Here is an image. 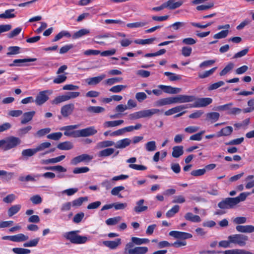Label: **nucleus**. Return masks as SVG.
I'll return each instance as SVG.
<instances>
[{"mask_svg": "<svg viewBox=\"0 0 254 254\" xmlns=\"http://www.w3.org/2000/svg\"><path fill=\"white\" fill-rule=\"evenodd\" d=\"M249 195L250 192H244L236 197H227L219 202L218 206L221 209L233 208L240 202L245 201Z\"/></svg>", "mask_w": 254, "mask_h": 254, "instance_id": "f257e3e1", "label": "nucleus"}, {"mask_svg": "<svg viewBox=\"0 0 254 254\" xmlns=\"http://www.w3.org/2000/svg\"><path fill=\"white\" fill-rule=\"evenodd\" d=\"M22 142L21 139L14 136H9L0 140V148L7 151L16 148Z\"/></svg>", "mask_w": 254, "mask_h": 254, "instance_id": "f03ea898", "label": "nucleus"}, {"mask_svg": "<svg viewBox=\"0 0 254 254\" xmlns=\"http://www.w3.org/2000/svg\"><path fill=\"white\" fill-rule=\"evenodd\" d=\"M79 231H72L65 232L63 234V237L74 244H84L90 241L91 237L90 236H81L77 234Z\"/></svg>", "mask_w": 254, "mask_h": 254, "instance_id": "7ed1b4c3", "label": "nucleus"}, {"mask_svg": "<svg viewBox=\"0 0 254 254\" xmlns=\"http://www.w3.org/2000/svg\"><path fill=\"white\" fill-rule=\"evenodd\" d=\"M97 132V130L94 126L88 127L80 130L73 131V137H87L95 134Z\"/></svg>", "mask_w": 254, "mask_h": 254, "instance_id": "20e7f679", "label": "nucleus"}, {"mask_svg": "<svg viewBox=\"0 0 254 254\" xmlns=\"http://www.w3.org/2000/svg\"><path fill=\"white\" fill-rule=\"evenodd\" d=\"M228 239L230 240L232 244L243 247L246 245V242L248 241L249 238L246 235L237 234L228 236Z\"/></svg>", "mask_w": 254, "mask_h": 254, "instance_id": "39448f33", "label": "nucleus"}, {"mask_svg": "<svg viewBox=\"0 0 254 254\" xmlns=\"http://www.w3.org/2000/svg\"><path fill=\"white\" fill-rule=\"evenodd\" d=\"M52 93L50 90H44L40 92L35 100V102L37 105L41 106L47 101L49 98V95Z\"/></svg>", "mask_w": 254, "mask_h": 254, "instance_id": "423d86ee", "label": "nucleus"}, {"mask_svg": "<svg viewBox=\"0 0 254 254\" xmlns=\"http://www.w3.org/2000/svg\"><path fill=\"white\" fill-rule=\"evenodd\" d=\"M173 104L184 103L193 102L195 100L194 96L179 95L176 97H172Z\"/></svg>", "mask_w": 254, "mask_h": 254, "instance_id": "0eeeda50", "label": "nucleus"}, {"mask_svg": "<svg viewBox=\"0 0 254 254\" xmlns=\"http://www.w3.org/2000/svg\"><path fill=\"white\" fill-rule=\"evenodd\" d=\"M194 104L190 106L193 108H201L206 107L212 102V99L209 97L207 98H199L195 100Z\"/></svg>", "mask_w": 254, "mask_h": 254, "instance_id": "6e6552de", "label": "nucleus"}, {"mask_svg": "<svg viewBox=\"0 0 254 254\" xmlns=\"http://www.w3.org/2000/svg\"><path fill=\"white\" fill-rule=\"evenodd\" d=\"M93 159V156L87 154H82L74 157L71 160L70 164L73 165H76L82 162H89Z\"/></svg>", "mask_w": 254, "mask_h": 254, "instance_id": "1a4fd4ad", "label": "nucleus"}, {"mask_svg": "<svg viewBox=\"0 0 254 254\" xmlns=\"http://www.w3.org/2000/svg\"><path fill=\"white\" fill-rule=\"evenodd\" d=\"M74 109V104L72 103H68L61 108V113L64 117L66 118L72 114Z\"/></svg>", "mask_w": 254, "mask_h": 254, "instance_id": "9d476101", "label": "nucleus"}, {"mask_svg": "<svg viewBox=\"0 0 254 254\" xmlns=\"http://www.w3.org/2000/svg\"><path fill=\"white\" fill-rule=\"evenodd\" d=\"M169 235L175 239L182 240L190 239L192 237V235L190 233L178 231H170Z\"/></svg>", "mask_w": 254, "mask_h": 254, "instance_id": "9b49d317", "label": "nucleus"}, {"mask_svg": "<svg viewBox=\"0 0 254 254\" xmlns=\"http://www.w3.org/2000/svg\"><path fill=\"white\" fill-rule=\"evenodd\" d=\"M185 1V0H168L165 2L166 8L175 9L180 7Z\"/></svg>", "mask_w": 254, "mask_h": 254, "instance_id": "f8f14e48", "label": "nucleus"}, {"mask_svg": "<svg viewBox=\"0 0 254 254\" xmlns=\"http://www.w3.org/2000/svg\"><path fill=\"white\" fill-rule=\"evenodd\" d=\"M159 89H161L163 92L169 94H177L181 91V88L173 87L171 86L159 85L158 86Z\"/></svg>", "mask_w": 254, "mask_h": 254, "instance_id": "ddd939ff", "label": "nucleus"}, {"mask_svg": "<svg viewBox=\"0 0 254 254\" xmlns=\"http://www.w3.org/2000/svg\"><path fill=\"white\" fill-rule=\"evenodd\" d=\"M144 200L143 199H139L135 203V206L133 208V210L137 214H139L142 212L145 211L147 210L148 207L146 205H143Z\"/></svg>", "mask_w": 254, "mask_h": 254, "instance_id": "4468645a", "label": "nucleus"}, {"mask_svg": "<svg viewBox=\"0 0 254 254\" xmlns=\"http://www.w3.org/2000/svg\"><path fill=\"white\" fill-rule=\"evenodd\" d=\"M132 140L129 138H125L118 140L115 143V148L118 149H124L128 146Z\"/></svg>", "mask_w": 254, "mask_h": 254, "instance_id": "2eb2a0df", "label": "nucleus"}, {"mask_svg": "<svg viewBox=\"0 0 254 254\" xmlns=\"http://www.w3.org/2000/svg\"><path fill=\"white\" fill-rule=\"evenodd\" d=\"M105 77V74H102L98 76L87 78L86 82L89 85H95L99 83Z\"/></svg>", "mask_w": 254, "mask_h": 254, "instance_id": "dca6fc26", "label": "nucleus"}, {"mask_svg": "<svg viewBox=\"0 0 254 254\" xmlns=\"http://www.w3.org/2000/svg\"><path fill=\"white\" fill-rule=\"evenodd\" d=\"M236 229L238 232L251 233L254 232V226L251 225H237Z\"/></svg>", "mask_w": 254, "mask_h": 254, "instance_id": "f3484780", "label": "nucleus"}, {"mask_svg": "<svg viewBox=\"0 0 254 254\" xmlns=\"http://www.w3.org/2000/svg\"><path fill=\"white\" fill-rule=\"evenodd\" d=\"M36 154L35 148H27L22 150L21 158L23 160H27Z\"/></svg>", "mask_w": 254, "mask_h": 254, "instance_id": "a211bd4d", "label": "nucleus"}, {"mask_svg": "<svg viewBox=\"0 0 254 254\" xmlns=\"http://www.w3.org/2000/svg\"><path fill=\"white\" fill-rule=\"evenodd\" d=\"M103 245L110 249H116L121 244V239H117L115 241H105L103 242Z\"/></svg>", "mask_w": 254, "mask_h": 254, "instance_id": "6ab92c4d", "label": "nucleus"}, {"mask_svg": "<svg viewBox=\"0 0 254 254\" xmlns=\"http://www.w3.org/2000/svg\"><path fill=\"white\" fill-rule=\"evenodd\" d=\"M173 104L172 97H167L165 98H161L155 102V106L157 107H161L167 105H170Z\"/></svg>", "mask_w": 254, "mask_h": 254, "instance_id": "aec40b11", "label": "nucleus"}, {"mask_svg": "<svg viewBox=\"0 0 254 254\" xmlns=\"http://www.w3.org/2000/svg\"><path fill=\"white\" fill-rule=\"evenodd\" d=\"M185 219L193 223L200 222L201 220L198 215H194L191 212H187L184 216Z\"/></svg>", "mask_w": 254, "mask_h": 254, "instance_id": "412c9836", "label": "nucleus"}, {"mask_svg": "<svg viewBox=\"0 0 254 254\" xmlns=\"http://www.w3.org/2000/svg\"><path fill=\"white\" fill-rule=\"evenodd\" d=\"M35 114V111H30L24 113L23 114L22 118L21 120V124H26L30 121H31Z\"/></svg>", "mask_w": 254, "mask_h": 254, "instance_id": "4be33fe9", "label": "nucleus"}, {"mask_svg": "<svg viewBox=\"0 0 254 254\" xmlns=\"http://www.w3.org/2000/svg\"><path fill=\"white\" fill-rule=\"evenodd\" d=\"M124 123V121L123 120L106 121L103 124V127L104 128L113 127L121 126Z\"/></svg>", "mask_w": 254, "mask_h": 254, "instance_id": "5701e85b", "label": "nucleus"}, {"mask_svg": "<svg viewBox=\"0 0 254 254\" xmlns=\"http://www.w3.org/2000/svg\"><path fill=\"white\" fill-rule=\"evenodd\" d=\"M37 60L36 58H28L24 59H15L13 61V63L9 64L10 66H21V64L26 62H35Z\"/></svg>", "mask_w": 254, "mask_h": 254, "instance_id": "b1692460", "label": "nucleus"}, {"mask_svg": "<svg viewBox=\"0 0 254 254\" xmlns=\"http://www.w3.org/2000/svg\"><path fill=\"white\" fill-rule=\"evenodd\" d=\"M79 127L78 125H70L63 127L61 128L62 130H65L64 132V134L66 136H73V132H70V130L76 129L78 128Z\"/></svg>", "mask_w": 254, "mask_h": 254, "instance_id": "393cba45", "label": "nucleus"}, {"mask_svg": "<svg viewBox=\"0 0 254 254\" xmlns=\"http://www.w3.org/2000/svg\"><path fill=\"white\" fill-rule=\"evenodd\" d=\"M148 252L146 247H136L129 251V254H145Z\"/></svg>", "mask_w": 254, "mask_h": 254, "instance_id": "a878e982", "label": "nucleus"}, {"mask_svg": "<svg viewBox=\"0 0 254 254\" xmlns=\"http://www.w3.org/2000/svg\"><path fill=\"white\" fill-rule=\"evenodd\" d=\"M73 147L72 143L70 141L61 142L57 145V148L62 150H68Z\"/></svg>", "mask_w": 254, "mask_h": 254, "instance_id": "bb28decb", "label": "nucleus"}, {"mask_svg": "<svg viewBox=\"0 0 254 254\" xmlns=\"http://www.w3.org/2000/svg\"><path fill=\"white\" fill-rule=\"evenodd\" d=\"M115 152V149L113 148H107L100 151L98 153V156L100 157H107Z\"/></svg>", "mask_w": 254, "mask_h": 254, "instance_id": "cd10ccee", "label": "nucleus"}, {"mask_svg": "<svg viewBox=\"0 0 254 254\" xmlns=\"http://www.w3.org/2000/svg\"><path fill=\"white\" fill-rule=\"evenodd\" d=\"M184 153L183 146H176L173 147L172 156L174 158H178Z\"/></svg>", "mask_w": 254, "mask_h": 254, "instance_id": "c85d7f7f", "label": "nucleus"}, {"mask_svg": "<svg viewBox=\"0 0 254 254\" xmlns=\"http://www.w3.org/2000/svg\"><path fill=\"white\" fill-rule=\"evenodd\" d=\"M87 200L88 197L85 196L79 197L77 199L72 200V201H70V202L72 204V207L76 208L80 206L82 204L83 202L86 201Z\"/></svg>", "mask_w": 254, "mask_h": 254, "instance_id": "c756f323", "label": "nucleus"}, {"mask_svg": "<svg viewBox=\"0 0 254 254\" xmlns=\"http://www.w3.org/2000/svg\"><path fill=\"white\" fill-rule=\"evenodd\" d=\"M21 205L20 204H15L9 207L7 211L8 215L9 217H12L18 213L20 210Z\"/></svg>", "mask_w": 254, "mask_h": 254, "instance_id": "7c9ffc66", "label": "nucleus"}, {"mask_svg": "<svg viewBox=\"0 0 254 254\" xmlns=\"http://www.w3.org/2000/svg\"><path fill=\"white\" fill-rule=\"evenodd\" d=\"M14 9H9L6 10L4 13L0 14V18L9 19L15 17V14L13 13Z\"/></svg>", "mask_w": 254, "mask_h": 254, "instance_id": "2f4dec72", "label": "nucleus"}, {"mask_svg": "<svg viewBox=\"0 0 254 254\" xmlns=\"http://www.w3.org/2000/svg\"><path fill=\"white\" fill-rule=\"evenodd\" d=\"M220 114L217 112H211L206 114V120L213 123L217 121L219 118Z\"/></svg>", "mask_w": 254, "mask_h": 254, "instance_id": "473e14b6", "label": "nucleus"}, {"mask_svg": "<svg viewBox=\"0 0 254 254\" xmlns=\"http://www.w3.org/2000/svg\"><path fill=\"white\" fill-rule=\"evenodd\" d=\"M105 111V108L100 106H89L87 108V111L90 113L99 114Z\"/></svg>", "mask_w": 254, "mask_h": 254, "instance_id": "72a5a7b5", "label": "nucleus"}, {"mask_svg": "<svg viewBox=\"0 0 254 254\" xmlns=\"http://www.w3.org/2000/svg\"><path fill=\"white\" fill-rule=\"evenodd\" d=\"M233 127L230 126H228L225 127H224L221 129L220 131L218 132L217 136H228L230 135L233 132Z\"/></svg>", "mask_w": 254, "mask_h": 254, "instance_id": "f704fd0d", "label": "nucleus"}, {"mask_svg": "<svg viewBox=\"0 0 254 254\" xmlns=\"http://www.w3.org/2000/svg\"><path fill=\"white\" fill-rule=\"evenodd\" d=\"M51 146V144L49 142H42L38 145L35 148L36 153L44 151L45 149L49 148Z\"/></svg>", "mask_w": 254, "mask_h": 254, "instance_id": "c9c22d12", "label": "nucleus"}, {"mask_svg": "<svg viewBox=\"0 0 254 254\" xmlns=\"http://www.w3.org/2000/svg\"><path fill=\"white\" fill-rule=\"evenodd\" d=\"M97 146L100 148H109L110 146H114L115 147V143L111 140H105L99 142L97 144Z\"/></svg>", "mask_w": 254, "mask_h": 254, "instance_id": "e433bc0d", "label": "nucleus"}, {"mask_svg": "<svg viewBox=\"0 0 254 254\" xmlns=\"http://www.w3.org/2000/svg\"><path fill=\"white\" fill-rule=\"evenodd\" d=\"M131 241L136 245H141L144 244H147L149 242V240L146 238H139L135 237H133L131 238Z\"/></svg>", "mask_w": 254, "mask_h": 254, "instance_id": "4c0bfd02", "label": "nucleus"}, {"mask_svg": "<svg viewBox=\"0 0 254 254\" xmlns=\"http://www.w3.org/2000/svg\"><path fill=\"white\" fill-rule=\"evenodd\" d=\"M28 236H26L22 233L13 236V242H24L28 240Z\"/></svg>", "mask_w": 254, "mask_h": 254, "instance_id": "58836bf2", "label": "nucleus"}, {"mask_svg": "<svg viewBox=\"0 0 254 254\" xmlns=\"http://www.w3.org/2000/svg\"><path fill=\"white\" fill-rule=\"evenodd\" d=\"M180 209V206L178 205H174L171 209L168 210L166 215L167 218H171L173 217L176 213L178 212Z\"/></svg>", "mask_w": 254, "mask_h": 254, "instance_id": "ea45409f", "label": "nucleus"}, {"mask_svg": "<svg viewBox=\"0 0 254 254\" xmlns=\"http://www.w3.org/2000/svg\"><path fill=\"white\" fill-rule=\"evenodd\" d=\"M125 190V187L122 186L114 187L111 191L112 195L114 196H118L120 198H122L123 196L120 194V192Z\"/></svg>", "mask_w": 254, "mask_h": 254, "instance_id": "a19ab883", "label": "nucleus"}, {"mask_svg": "<svg viewBox=\"0 0 254 254\" xmlns=\"http://www.w3.org/2000/svg\"><path fill=\"white\" fill-rule=\"evenodd\" d=\"M64 36L69 38L70 37L71 35L69 32L67 31H62L55 37L53 40V42H56L62 39Z\"/></svg>", "mask_w": 254, "mask_h": 254, "instance_id": "79ce46f5", "label": "nucleus"}, {"mask_svg": "<svg viewBox=\"0 0 254 254\" xmlns=\"http://www.w3.org/2000/svg\"><path fill=\"white\" fill-rule=\"evenodd\" d=\"M68 101V98L66 93L64 95L59 96L55 98L52 101L53 104H59L62 102Z\"/></svg>", "mask_w": 254, "mask_h": 254, "instance_id": "37998d69", "label": "nucleus"}, {"mask_svg": "<svg viewBox=\"0 0 254 254\" xmlns=\"http://www.w3.org/2000/svg\"><path fill=\"white\" fill-rule=\"evenodd\" d=\"M90 33V31L86 29H82L77 32H76L73 35V38L77 39L81 37L82 36L88 34Z\"/></svg>", "mask_w": 254, "mask_h": 254, "instance_id": "c03bdc74", "label": "nucleus"}, {"mask_svg": "<svg viewBox=\"0 0 254 254\" xmlns=\"http://www.w3.org/2000/svg\"><path fill=\"white\" fill-rule=\"evenodd\" d=\"M145 148L147 151L152 152L156 149V142L155 141H150L147 142L145 144Z\"/></svg>", "mask_w": 254, "mask_h": 254, "instance_id": "a18cd8bd", "label": "nucleus"}, {"mask_svg": "<svg viewBox=\"0 0 254 254\" xmlns=\"http://www.w3.org/2000/svg\"><path fill=\"white\" fill-rule=\"evenodd\" d=\"M155 40L156 38H152L146 39H136L134 40V43L140 45L151 44Z\"/></svg>", "mask_w": 254, "mask_h": 254, "instance_id": "49530a36", "label": "nucleus"}, {"mask_svg": "<svg viewBox=\"0 0 254 254\" xmlns=\"http://www.w3.org/2000/svg\"><path fill=\"white\" fill-rule=\"evenodd\" d=\"M161 111L156 108L144 110L145 118L151 117L155 114H158Z\"/></svg>", "mask_w": 254, "mask_h": 254, "instance_id": "de8ad7c7", "label": "nucleus"}, {"mask_svg": "<svg viewBox=\"0 0 254 254\" xmlns=\"http://www.w3.org/2000/svg\"><path fill=\"white\" fill-rule=\"evenodd\" d=\"M164 75L168 76L169 79L171 81L178 80L181 78L180 75L170 72H165Z\"/></svg>", "mask_w": 254, "mask_h": 254, "instance_id": "09e8293b", "label": "nucleus"}, {"mask_svg": "<svg viewBox=\"0 0 254 254\" xmlns=\"http://www.w3.org/2000/svg\"><path fill=\"white\" fill-rule=\"evenodd\" d=\"M234 66V64L232 63H229L225 68L220 72V76L225 75L226 74L229 73Z\"/></svg>", "mask_w": 254, "mask_h": 254, "instance_id": "8fccbe9b", "label": "nucleus"}, {"mask_svg": "<svg viewBox=\"0 0 254 254\" xmlns=\"http://www.w3.org/2000/svg\"><path fill=\"white\" fill-rule=\"evenodd\" d=\"M214 6V2H210L207 4H202L196 6V9L198 11L207 10Z\"/></svg>", "mask_w": 254, "mask_h": 254, "instance_id": "3c124183", "label": "nucleus"}, {"mask_svg": "<svg viewBox=\"0 0 254 254\" xmlns=\"http://www.w3.org/2000/svg\"><path fill=\"white\" fill-rule=\"evenodd\" d=\"M121 217L120 216L110 218L106 221V223L108 225H114L119 222L121 220Z\"/></svg>", "mask_w": 254, "mask_h": 254, "instance_id": "603ef678", "label": "nucleus"}, {"mask_svg": "<svg viewBox=\"0 0 254 254\" xmlns=\"http://www.w3.org/2000/svg\"><path fill=\"white\" fill-rule=\"evenodd\" d=\"M40 240L39 238H37L31 240L23 244L24 247H36L38 244Z\"/></svg>", "mask_w": 254, "mask_h": 254, "instance_id": "864d4df0", "label": "nucleus"}, {"mask_svg": "<svg viewBox=\"0 0 254 254\" xmlns=\"http://www.w3.org/2000/svg\"><path fill=\"white\" fill-rule=\"evenodd\" d=\"M12 250L16 254H28L31 252V251L29 249L21 248H14Z\"/></svg>", "mask_w": 254, "mask_h": 254, "instance_id": "5fc2aeb1", "label": "nucleus"}, {"mask_svg": "<svg viewBox=\"0 0 254 254\" xmlns=\"http://www.w3.org/2000/svg\"><path fill=\"white\" fill-rule=\"evenodd\" d=\"M217 67H213L209 70L205 71L202 73H199L198 76L200 78H205L212 75L217 69Z\"/></svg>", "mask_w": 254, "mask_h": 254, "instance_id": "6e6d98bb", "label": "nucleus"}, {"mask_svg": "<svg viewBox=\"0 0 254 254\" xmlns=\"http://www.w3.org/2000/svg\"><path fill=\"white\" fill-rule=\"evenodd\" d=\"M147 24L146 22H136L134 23H130L127 24V26L128 28H139L142 27Z\"/></svg>", "mask_w": 254, "mask_h": 254, "instance_id": "4d7b16f0", "label": "nucleus"}, {"mask_svg": "<svg viewBox=\"0 0 254 254\" xmlns=\"http://www.w3.org/2000/svg\"><path fill=\"white\" fill-rule=\"evenodd\" d=\"M63 134L61 132H54L51 134H48L47 136V138L54 140H59L62 136Z\"/></svg>", "mask_w": 254, "mask_h": 254, "instance_id": "13d9d810", "label": "nucleus"}, {"mask_svg": "<svg viewBox=\"0 0 254 254\" xmlns=\"http://www.w3.org/2000/svg\"><path fill=\"white\" fill-rule=\"evenodd\" d=\"M20 48L17 46H11L8 48V52L7 53V56L16 55L19 53Z\"/></svg>", "mask_w": 254, "mask_h": 254, "instance_id": "bf43d9fd", "label": "nucleus"}, {"mask_svg": "<svg viewBox=\"0 0 254 254\" xmlns=\"http://www.w3.org/2000/svg\"><path fill=\"white\" fill-rule=\"evenodd\" d=\"M228 33V30H222L219 33L215 34L213 36V38L216 39L224 38L227 36Z\"/></svg>", "mask_w": 254, "mask_h": 254, "instance_id": "052dcab7", "label": "nucleus"}, {"mask_svg": "<svg viewBox=\"0 0 254 254\" xmlns=\"http://www.w3.org/2000/svg\"><path fill=\"white\" fill-rule=\"evenodd\" d=\"M127 87L126 85H118L116 86H114L112 87H111L109 91L113 93H119L121 91H122L124 88H126Z\"/></svg>", "mask_w": 254, "mask_h": 254, "instance_id": "680f3d73", "label": "nucleus"}, {"mask_svg": "<svg viewBox=\"0 0 254 254\" xmlns=\"http://www.w3.org/2000/svg\"><path fill=\"white\" fill-rule=\"evenodd\" d=\"M66 74V73H65V74L59 75L57 76L54 79L53 82L55 84H60L64 82L67 78Z\"/></svg>", "mask_w": 254, "mask_h": 254, "instance_id": "e2e57ef3", "label": "nucleus"}, {"mask_svg": "<svg viewBox=\"0 0 254 254\" xmlns=\"http://www.w3.org/2000/svg\"><path fill=\"white\" fill-rule=\"evenodd\" d=\"M51 128L49 127L41 129L37 131L35 135L39 137H41L49 133L51 131Z\"/></svg>", "mask_w": 254, "mask_h": 254, "instance_id": "0e129e2a", "label": "nucleus"}, {"mask_svg": "<svg viewBox=\"0 0 254 254\" xmlns=\"http://www.w3.org/2000/svg\"><path fill=\"white\" fill-rule=\"evenodd\" d=\"M84 215V213L82 212L75 214L74 217L73 218V222L76 224L79 223L83 219Z\"/></svg>", "mask_w": 254, "mask_h": 254, "instance_id": "69168bd1", "label": "nucleus"}, {"mask_svg": "<svg viewBox=\"0 0 254 254\" xmlns=\"http://www.w3.org/2000/svg\"><path fill=\"white\" fill-rule=\"evenodd\" d=\"M225 84L224 82L223 81H219L217 82L213 83L209 86L208 87V90H215L220 87L224 85Z\"/></svg>", "mask_w": 254, "mask_h": 254, "instance_id": "338daca9", "label": "nucleus"}, {"mask_svg": "<svg viewBox=\"0 0 254 254\" xmlns=\"http://www.w3.org/2000/svg\"><path fill=\"white\" fill-rule=\"evenodd\" d=\"M182 54L184 57H189L190 56L192 52V48L190 47L185 46L183 47L182 49Z\"/></svg>", "mask_w": 254, "mask_h": 254, "instance_id": "774afa93", "label": "nucleus"}]
</instances>
